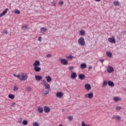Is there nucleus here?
Masks as SVG:
<instances>
[{"mask_svg":"<svg viewBox=\"0 0 126 126\" xmlns=\"http://www.w3.org/2000/svg\"><path fill=\"white\" fill-rule=\"evenodd\" d=\"M78 45L80 46H84L86 44L85 40H84V37H80L78 40Z\"/></svg>","mask_w":126,"mask_h":126,"instance_id":"1","label":"nucleus"},{"mask_svg":"<svg viewBox=\"0 0 126 126\" xmlns=\"http://www.w3.org/2000/svg\"><path fill=\"white\" fill-rule=\"evenodd\" d=\"M21 75L22 76L21 79V81H24L25 80H26L27 78H28V75L27 73H22Z\"/></svg>","mask_w":126,"mask_h":126,"instance_id":"2","label":"nucleus"},{"mask_svg":"<svg viewBox=\"0 0 126 126\" xmlns=\"http://www.w3.org/2000/svg\"><path fill=\"white\" fill-rule=\"evenodd\" d=\"M106 70L109 73H112V72H114V67L112 66H108Z\"/></svg>","mask_w":126,"mask_h":126,"instance_id":"3","label":"nucleus"},{"mask_svg":"<svg viewBox=\"0 0 126 126\" xmlns=\"http://www.w3.org/2000/svg\"><path fill=\"white\" fill-rule=\"evenodd\" d=\"M108 41L109 43H112V44H116V38L114 36L108 38Z\"/></svg>","mask_w":126,"mask_h":126,"instance_id":"4","label":"nucleus"},{"mask_svg":"<svg viewBox=\"0 0 126 126\" xmlns=\"http://www.w3.org/2000/svg\"><path fill=\"white\" fill-rule=\"evenodd\" d=\"M7 11H8V8H6L0 14V17H2V16H3V15H5V14H6V13H7Z\"/></svg>","mask_w":126,"mask_h":126,"instance_id":"5","label":"nucleus"},{"mask_svg":"<svg viewBox=\"0 0 126 126\" xmlns=\"http://www.w3.org/2000/svg\"><path fill=\"white\" fill-rule=\"evenodd\" d=\"M63 92H59L56 93V96L58 98H63Z\"/></svg>","mask_w":126,"mask_h":126,"instance_id":"6","label":"nucleus"},{"mask_svg":"<svg viewBox=\"0 0 126 126\" xmlns=\"http://www.w3.org/2000/svg\"><path fill=\"white\" fill-rule=\"evenodd\" d=\"M113 100L115 103L122 101V98L119 96H115L113 98Z\"/></svg>","mask_w":126,"mask_h":126,"instance_id":"7","label":"nucleus"},{"mask_svg":"<svg viewBox=\"0 0 126 126\" xmlns=\"http://www.w3.org/2000/svg\"><path fill=\"white\" fill-rule=\"evenodd\" d=\"M93 93H90L85 95V97H86V98H89V99H92V98H93Z\"/></svg>","mask_w":126,"mask_h":126,"instance_id":"8","label":"nucleus"},{"mask_svg":"<svg viewBox=\"0 0 126 126\" xmlns=\"http://www.w3.org/2000/svg\"><path fill=\"white\" fill-rule=\"evenodd\" d=\"M85 88L86 90H87L88 91H90V90L91 89V85L89 84H86L85 85Z\"/></svg>","mask_w":126,"mask_h":126,"instance_id":"9","label":"nucleus"},{"mask_svg":"<svg viewBox=\"0 0 126 126\" xmlns=\"http://www.w3.org/2000/svg\"><path fill=\"white\" fill-rule=\"evenodd\" d=\"M35 78V80H36V81H41L42 80V79H43V77H42L40 75H35L34 76Z\"/></svg>","mask_w":126,"mask_h":126,"instance_id":"10","label":"nucleus"},{"mask_svg":"<svg viewBox=\"0 0 126 126\" xmlns=\"http://www.w3.org/2000/svg\"><path fill=\"white\" fill-rule=\"evenodd\" d=\"M77 77V75L75 72L71 71V78L72 79H75L76 77Z\"/></svg>","mask_w":126,"mask_h":126,"instance_id":"11","label":"nucleus"},{"mask_svg":"<svg viewBox=\"0 0 126 126\" xmlns=\"http://www.w3.org/2000/svg\"><path fill=\"white\" fill-rule=\"evenodd\" d=\"M44 111L45 113H50V111H51V109H50L49 107L46 106L44 107Z\"/></svg>","mask_w":126,"mask_h":126,"instance_id":"12","label":"nucleus"},{"mask_svg":"<svg viewBox=\"0 0 126 126\" xmlns=\"http://www.w3.org/2000/svg\"><path fill=\"white\" fill-rule=\"evenodd\" d=\"M78 78L81 80H83L85 79V75L83 74H80L78 75Z\"/></svg>","mask_w":126,"mask_h":126,"instance_id":"13","label":"nucleus"},{"mask_svg":"<svg viewBox=\"0 0 126 126\" xmlns=\"http://www.w3.org/2000/svg\"><path fill=\"white\" fill-rule=\"evenodd\" d=\"M48 29L46 28H41L40 29V32H42V33H46Z\"/></svg>","mask_w":126,"mask_h":126,"instance_id":"14","label":"nucleus"},{"mask_svg":"<svg viewBox=\"0 0 126 126\" xmlns=\"http://www.w3.org/2000/svg\"><path fill=\"white\" fill-rule=\"evenodd\" d=\"M108 84L109 86H110V87H113V86H114V85H115V84L112 81H108Z\"/></svg>","mask_w":126,"mask_h":126,"instance_id":"15","label":"nucleus"},{"mask_svg":"<svg viewBox=\"0 0 126 126\" xmlns=\"http://www.w3.org/2000/svg\"><path fill=\"white\" fill-rule=\"evenodd\" d=\"M33 66H39L40 65V61H35L34 63L33 64Z\"/></svg>","mask_w":126,"mask_h":126,"instance_id":"16","label":"nucleus"},{"mask_svg":"<svg viewBox=\"0 0 126 126\" xmlns=\"http://www.w3.org/2000/svg\"><path fill=\"white\" fill-rule=\"evenodd\" d=\"M34 69L36 72H39L41 70V68L38 66H35L34 67Z\"/></svg>","mask_w":126,"mask_h":126,"instance_id":"17","label":"nucleus"},{"mask_svg":"<svg viewBox=\"0 0 126 126\" xmlns=\"http://www.w3.org/2000/svg\"><path fill=\"white\" fill-rule=\"evenodd\" d=\"M108 85V81L107 80H105L103 81L102 83V87H106Z\"/></svg>","mask_w":126,"mask_h":126,"instance_id":"18","label":"nucleus"},{"mask_svg":"<svg viewBox=\"0 0 126 126\" xmlns=\"http://www.w3.org/2000/svg\"><path fill=\"white\" fill-rule=\"evenodd\" d=\"M106 56H107V57H108L109 58H112L113 54H112V52H110V51H107L106 52Z\"/></svg>","mask_w":126,"mask_h":126,"instance_id":"19","label":"nucleus"},{"mask_svg":"<svg viewBox=\"0 0 126 126\" xmlns=\"http://www.w3.org/2000/svg\"><path fill=\"white\" fill-rule=\"evenodd\" d=\"M113 4H114L115 6H120V5H121V3L118 1H114Z\"/></svg>","mask_w":126,"mask_h":126,"instance_id":"20","label":"nucleus"},{"mask_svg":"<svg viewBox=\"0 0 126 126\" xmlns=\"http://www.w3.org/2000/svg\"><path fill=\"white\" fill-rule=\"evenodd\" d=\"M87 67V64L86 63H83L81 64V68L83 69V68H86Z\"/></svg>","mask_w":126,"mask_h":126,"instance_id":"21","label":"nucleus"},{"mask_svg":"<svg viewBox=\"0 0 126 126\" xmlns=\"http://www.w3.org/2000/svg\"><path fill=\"white\" fill-rule=\"evenodd\" d=\"M38 112L40 114H41V113H43V112H44V109H43V107H38Z\"/></svg>","mask_w":126,"mask_h":126,"instance_id":"22","label":"nucleus"},{"mask_svg":"<svg viewBox=\"0 0 126 126\" xmlns=\"http://www.w3.org/2000/svg\"><path fill=\"white\" fill-rule=\"evenodd\" d=\"M79 33L81 36H84V35H85V31L83 30H81L80 31Z\"/></svg>","mask_w":126,"mask_h":126,"instance_id":"23","label":"nucleus"},{"mask_svg":"<svg viewBox=\"0 0 126 126\" xmlns=\"http://www.w3.org/2000/svg\"><path fill=\"white\" fill-rule=\"evenodd\" d=\"M46 79L47 82H51V81L52 80V77H51L50 76H47L46 77Z\"/></svg>","mask_w":126,"mask_h":126,"instance_id":"24","label":"nucleus"},{"mask_svg":"<svg viewBox=\"0 0 126 126\" xmlns=\"http://www.w3.org/2000/svg\"><path fill=\"white\" fill-rule=\"evenodd\" d=\"M42 92L43 96H47V95L49 94V92L48 91L43 90Z\"/></svg>","mask_w":126,"mask_h":126,"instance_id":"25","label":"nucleus"},{"mask_svg":"<svg viewBox=\"0 0 126 126\" xmlns=\"http://www.w3.org/2000/svg\"><path fill=\"white\" fill-rule=\"evenodd\" d=\"M44 87H45V89H50V88H51V86L48 83L44 85Z\"/></svg>","mask_w":126,"mask_h":126,"instance_id":"26","label":"nucleus"},{"mask_svg":"<svg viewBox=\"0 0 126 126\" xmlns=\"http://www.w3.org/2000/svg\"><path fill=\"white\" fill-rule=\"evenodd\" d=\"M15 96L14 95V94H9L8 95V98H9L10 99H14Z\"/></svg>","mask_w":126,"mask_h":126,"instance_id":"27","label":"nucleus"},{"mask_svg":"<svg viewBox=\"0 0 126 126\" xmlns=\"http://www.w3.org/2000/svg\"><path fill=\"white\" fill-rule=\"evenodd\" d=\"M22 124L23 126H27L28 125V121L27 120L23 121Z\"/></svg>","mask_w":126,"mask_h":126,"instance_id":"28","label":"nucleus"},{"mask_svg":"<svg viewBox=\"0 0 126 126\" xmlns=\"http://www.w3.org/2000/svg\"><path fill=\"white\" fill-rule=\"evenodd\" d=\"M68 63V61L67 60L64 59H63V65H66Z\"/></svg>","mask_w":126,"mask_h":126,"instance_id":"29","label":"nucleus"},{"mask_svg":"<svg viewBox=\"0 0 126 126\" xmlns=\"http://www.w3.org/2000/svg\"><path fill=\"white\" fill-rule=\"evenodd\" d=\"M68 120L69 122H71L73 120V117L68 116Z\"/></svg>","mask_w":126,"mask_h":126,"instance_id":"30","label":"nucleus"},{"mask_svg":"<svg viewBox=\"0 0 126 126\" xmlns=\"http://www.w3.org/2000/svg\"><path fill=\"white\" fill-rule=\"evenodd\" d=\"M116 109L117 111H121V110H122V107L118 106L116 107Z\"/></svg>","mask_w":126,"mask_h":126,"instance_id":"31","label":"nucleus"},{"mask_svg":"<svg viewBox=\"0 0 126 126\" xmlns=\"http://www.w3.org/2000/svg\"><path fill=\"white\" fill-rule=\"evenodd\" d=\"M22 30H27V26H23L22 27Z\"/></svg>","mask_w":126,"mask_h":126,"instance_id":"32","label":"nucleus"},{"mask_svg":"<svg viewBox=\"0 0 126 126\" xmlns=\"http://www.w3.org/2000/svg\"><path fill=\"white\" fill-rule=\"evenodd\" d=\"M15 13H17V14H20V11H19V10H15Z\"/></svg>","mask_w":126,"mask_h":126,"instance_id":"33","label":"nucleus"},{"mask_svg":"<svg viewBox=\"0 0 126 126\" xmlns=\"http://www.w3.org/2000/svg\"><path fill=\"white\" fill-rule=\"evenodd\" d=\"M32 90V89L30 87H28L27 88V91L30 92Z\"/></svg>","mask_w":126,"mask_h":126,"instance_id":"34","label":"nucleus"},{"mask_svg":"<svg viewBox=\"0 0 126 126\" xmlns=\"http://www.w3.org/2000/svg\"><path fill=\"white\" fill-rule=\"evenodd\" d=\"M17 90H18V87H17L16 86H14V88H13V91H17Z\"/></svg>","mask_w":126,"mask_h":126,"instance_id":"35","label":"nucleus"},{"mask_svg":"<svg viewBox=\"0 0 126 126\" xmlns=\"http://www.w3.org/2000/svg\"><path fill=\"white\" fill-rule=\"evenodd\" d=\"M117 120H118V121H121L122 118L121 117V116H117L116 117Z\"/></svg>","mask_w":126,"mask_h":126,"instance_id":"36","label":"nucleus"},{"mask_svg":"<svg viewBox=\"0 0 126 126\" xmlns=\"http://www.w3.org/2000/svg\"><path fill=\"white\" fill-rule=\"evenodd\" d=\"M81 125H82V126H90V125H86L85 124V123H84V122H82Z\"/></svg>","mask_w":126,"mask_h":126,"instance_id":"37","label":"nucleus"},{"mask_svg":"<svg viewBox=\"0 0 126 126\" xmlns=\"http://www.w3.org/2000/svg\"><path fill=\"white\" fill-rule=\"evenodd\" d=\"M33 126H39V124L37 122H35L33 124Z\"/></svg>","mask_w":126,"mask_h":126,"instance_id":"38","label":"nucleus"},{"mask_svg":"<svg viewBox=\"0 0 126 126\" xmlns=\"http://www.w3.org/2000/svg\"><path fill=\"white\" fill-rule=\"evenodd\" d=\"M21 75L18 74V75H17V77H18V78H19V79H20V80H21Z\"/></svg>","mask_w":126,"mask_h":126,"instance_id":"39","label":"nucleus"},{"mask_svg":"<svg viewBox=\"0 0 126 126\" xmlns=\"http://www.w3.org/2000/svg\"><path fill=\"white\" fill-rule=\"evenodd\" d=\"M67 58H68L69 60H72V59L73 58V56H68L67 57Z\"/></svg>","mask_w":126,"mask_h":126,"instance_id":"40","label":"nucleus"},{"mask_svg":"<svg viewBox=\"0 0 126 126\" xmlns=\"http://www.w3.org/2000/svg\"><path fill=\"white\" fill-rule=\"evenodd\" d=\"M12 107H16V103L13 102L11 105Z\"/></svg>","mask_w":126,"mask_h":126,"instance_id":"41","label":"nucleus"},{"mask_svg":"<svg viewBox=\"0 0 126 126\" xmlns=\"http://www.w3.org/2000/svg\"><path fill=\"white\" fill-rule=\"evenodd\" d=\"M42 82H43V84H44V85L48 83H47V81L45 80H43Z\"/></svg>","mask_w":126,"mask_h":126,"instance_id":"42","label":"nucleus"},{"mask_svg":"<svg viewBox=\"0 0 126 126\" xmlns=\"http://www.w3.org/2000/svg\"><path fill=\"white\" fill-rule=\"evenodd\" d=\"M46 58H52V55L48 54L46 55Z\"/></svg>","mask_w":126,"mask_h":126,"instance_id":"43","label":"nucleus"},{"mask_svg":"<svg viewBox=\"0 0 126 126\" xmlns=\"http://www.w3.org/2000/svg\"><path fill=\"white\" fill-rule=\"evenodd\" d=\"M60 62H61V63L62 64H63V59H60Z\"/></svg>","mask_w":126,"mask_h":126,"instance_id":"44","label":"nucleus"},{"mask_svg":"<svg viewBox=\"0 0 126 126\" xmlns=\"http://www.w3.org/2000/svg\"><path fill=\"white\" fill-rule=\"evenodd\" d=\"M59 4H60V5H63V1H60Z\"/></svg>","mask_w":126,"mask_h":126,"instance_id":"45","label":"nucleus"},{"mask_svg":"<svg viewBox=\"0 0 126 126\" xmlns=\"http://www.w3.org/2000/svg\"><path fill=\"white\" fill-rule=\"evenodd\" d=\"M112 119H113L114 120H115V119H117V116L115 115H113Z\"/></svg>","mask_w":126,"mask_h":126,"instance_id":"46","label":"nucleus"},{"mask_svg":"<svg viewBox=\"0 0 126 126\" xmlns=\"http://www.w3.org/2000/svg\"><path fill=\"white\" fill-rule=\"evenodd\" d=\"M38 41H39L40 42H42V37H38Z\"/></svg>","mask_w":126,"mask_h":126,"instance_id":"47","label":"nucleus"},{"mask_svg":"<svg viewBox=\"0 0 126 126\" xmlns=\"http://www.w3.org/2000/svg\"><path fill=\"white\" fill-rule=\"evenodd\" d=\"M69 68H70V69L72 70V69H73V68H74V67L73 66H70L69 67Z\"/></svg>","mask_w":126,"mask_h":126,"instance_id":"48","label":"nucleus"},{"mask_svg":"<svg viewBox=\"0 0 126 126\" xmlns=\"http://www.w3.org/2000/svg\"><path fill=\"white\" fill-rule=\"evenodd\" d=\"M51 3H53L54 6H56V2H55V1H54L53 2H51Z\"/></svg>","mask_w":126,"mask_h":126,"instance_id":"49","label":"nucleus"},{"mask_svg":"<svg viewBox=\"0 0 126 126\" xmlns=\"http://www.w3.org/2000/svg\"><path fill=\"white\" fill-rule=\"evenodd\" d=\"M5 34H6L7 35V34H8V31H7V30H5L4 32Z\"/></svg>","mask_w":126,"mask_h":126,"instance_id":"50","label":"nucleus"},{"mask_svg":"<svg viewBox=\"0 0 126 126\" xmlns=\"http://www.w3.org/2000/svg\"><path fill=\"white\" fill-rule=\"evenodd\" d=\"M104 60H100V62H101V63H104Z\"/></svg>","mask_w":126,"mask_h":126,"instance_id":"51","label":"nucleus"},{"mask_svg":"<svg viewBox=\"0 0 126 126\" xmlns=\"http://www.w3.org/2000/svg\"><path fill=\"white\" fill-rule=\"evenodd\" d=\"M89 69H92V66H89Z\"/></svg>","mask_w":126,"mask_h":126,"instance_id":"52","label":"nucleus"},{"mask_svg":"<svg viewBox=\"0 0 126 126\" xmlns=\"http://www.w3.org/2000/svg\"><path fill=\"white\" fill-rule=\"evenodd\" d=\"M95 1H97L98 2H99V1H101V0H94Z\"/></svg>","mask_w":126,"mask_h":126,"instance_id":"53","label":"nucleus"},{"mask_svg":"<svg viewBox=\"0 0 126 126\" xmlns=\"http://www.w3.org/2000/svg\"><path fill=\"white\" fill-rule=\"evenodd\" d=\"M14 76H15L16 77H17V75H16V74H14Z\"/></svg>","mask_w":126,"mask_h":126,"instance_id":"54","label":"nucleus"},{"mask_svg":"<svg viewBox=\"0 0 126 126\" xmlns=\"http://www.w3.org/2000/svg\"><path fill=\"white\" fill-rule=\"evenodd\" d=\"M59 126H63V125H60Z\"/></svg>","mask_w":126,"mask_h":126,"instance_id":"55","label":"nucleus"}]
</instances>
